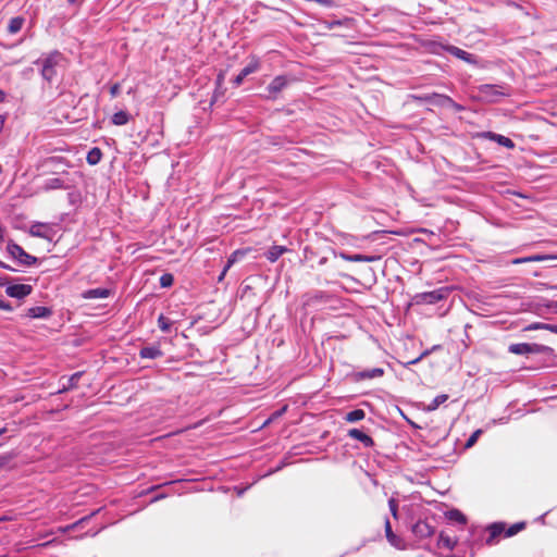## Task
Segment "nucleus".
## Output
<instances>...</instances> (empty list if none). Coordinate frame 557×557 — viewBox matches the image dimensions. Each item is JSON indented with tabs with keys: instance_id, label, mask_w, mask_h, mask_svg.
Instances as JSON below:
<instances>
[{
	"instance_id": "f257e3e1",
	"label": "nucleus",
	"mask_w": 557,
	"mask_h": 557,
	"mask_svg": "<svg viewBox=\"0 0 557 557\" xmlns=\"http://www.w3.org/2000/svg\"><path fill=\"white\" fill-rule=\"evenodd\" d=\"M8 253L17 260L22 265L30 267L36 263L37 258L27 253L20 245L9 242L7 245Z\"/></svg>"
},
{
	"instance_id": "393cba45",
	"label": "nucleus",
	"mask_w": 557,
	"mask_h": 557,
	"mask_svg": "<svg viewBox=\"0 0 557 557\" xmlns=\"http://www.w3.org/2000/svg\"><path fill=\"white\" fill-rule=\"evenodd\" d=\"M102 152L98 147L90 149L87 153L86 160L88 164L96 165L101 161Z\"/></svg>"
},
{
	"instance_id": "423d86ee",
	"label": "nucleus",
	"mask_w": 557,
	"mask_h": 557,
	"mask_svg": "<svg viewBox=\"0 0 557 557\" xmlns=\"http://www.w3.org/2000/svg\"><path fill=\"white\" fill-rule=\"evenodd\" d=\"M61 59V54L55 52L50 54L48 58H46L42 62V69H41V75L42 77L51 82L52 78L55 75V65L58 64L59 60Z\"/></svg>"
},
{
	"instance_id": "49530a36",
	"label": "nucleus",
	"mask_w": 557,
	"mask_h": 557,
	"mask_svg": "<svg viewBox=\"0 0 557 557\" xmlns=\"http://www.w3.org/2000/svg\"><path fill=\"white\" fill-rule=\"evenodd\" d=\"M222 81H223V74H220L218 77V85H221Z\"/></svg>"
},
{
	"instance_id": "2f4dec72",
	"label": "nucleus",
	"mask_w": 557,
	"mask_h": 557,
	"mask_svg": "<svg viewBox=\"0 0 557 557\" xmlns=\"http://www.w3.org/2000/svg\"><path fill=\"white\" fill-rule=\"evenodd\" d=\"M23 25V20L21 17H14L9 23V32L11 34H15L21 30Z\"/></svg>"
},
{
	"instance_id": "dca6fc26",
	"label": "nucleus",
	"mask_w": 557,
	"mask_h": 557,
	"mask_svg": "<svg viewBox=\"0 0 557 557\" xmlns=\"http://www.w3.org/2000/svg\"><path fill=\"white\" fill-rule=\"evenodd\" d=\"M339 257L349 262H374L379 259L376 256H367V255H348L346 252H341Z\"/></svg>"
},
{
	"instance_id": "3c124183",
	"label": "nucleus",
	"mask_w": 557,
	"mask_h": 557,
	"mask_svg": "<svg viewBox=\"0 0 557 557\" xmlns=\"http://www.w3.org/2000/svg\"><path fill=\"white\" fill-rule=\"evenodd\" d=\"M554 333L557 334V325L555 326Z\"/></svg>"
},
{
	"instance_id": "39448f33",
	"label": "nucleus",
	"mask_w": 557,
	"mask_h": 557,
	"mask_svg": "<svg viewBox=\"0 0 557 557\" xmlns=\"http://www.w3.org/2000/svg\"><path fill=\"white\" fill-rule=\"evenodd\" d=\"M5 294L9 297L23 299L32 294L33 287L28 284H11V280L9 278V284H5Z\"/></svg>"
},
{
	"instance_id": "1a4fd4ad",
	"label": "nucleus",
	"mask_w": 557,
	"mask_h": 557,
	"mask_svg": "<svg viewBox=\"0 0 557 557\" xmlns=\"http://www.w3.org/2000/svg\"><path fill=\"white\" fill-rule=\"evenodd\" d=\"M411 532L417 539L424 540L431 537L434 534L435 528L428 523L425 520H419L412 524Z\"/></svg>"
},
{
	"instance_id": "7c9ffc66",
	"label": "nucleus",
	"mask_w": 557,
	"mask_h": 557,
	"mask_svg": "<svg viewBox=\"0 0 557 557\" xmlns=\"http://www.w3.org/2000/svg\"><path fill=\"white\" fill-rule=\"evenodd\" d=\"M172 324L173 322L169 318L164 317L163 314L159 315L158 325L161 331L169 332L171 330Z\"/></svg>"
},
{
	"instance_id": "9b49d317",
	"label": "nucleus",
	"mask_w": 557,
	"mask_h": 557,
	"mask_svg": "<svg viewBox=\"0 0 557 557\" xmlns=\"http://www.w3.org/2000/svg\"><path fill=\"white\" fill-rule=\"evenodd\" d=\"M288 84V79L284 75H278L273 78V81L267 87L269 91V97H275L280 91H282Z\"/></svg>"
},
{
	"instance_id": "72a5a7b5",
	"label": "nucleus",
	"mask_w": 557,
	"mask_h": 557,
	"mask_svg": "<svg viewBox=\"0 0 557 557\" xmlns=\"http://www.w3.org/2000/svg\"><path fill=\"white\" fill-rule=\"evenodd\" d=\"M81 377V373L77 372V373H74L72 376H70L67 379V385H63L62 389L59 391V393H63L65 392L67 388H71V387H74L77 383V381L79 380Z\"/></svg>"
},
{
	"instance_id": "b1692460",
	"label": "nucleus",
	"mask_w": 557,
	"mask_h": 557,
	"mask_svg": "<svg viewBox=\"0 0 557 557\" xmlns=\"http://www.w3.org/2000/svg\"><path fill=\"white\" fill-rule=\"evenodd\" d=\"M64 181L60 177H51L45 181L44 189L45 190H52V189H61L65 188Z\"/></svg>"
},
{
	"instance_id": "4be33fe9",
	"label": "nucleus",
	"mask_w": 557,
	"mask_h": 557,
	"mask_svg": "<svg viewBox=\"0 0 557 557\" xmlns=\"http://www.w3.org/2000/svg\"><path fill=\"white\" fill-rule=\"evenodd\" d=\"M287 251L285 246H272L265 253L267 259L270 262H275L281 256H283Z\"/></svg>"
},
{
	"instance_id": "c03bdc74",
	"label": "nucleus",
	"mask_w": 557,
	"mask_h": 557,
	"mask_svg": "<svg viewBox=\"0 0 557 557\" xmlns=\"http://www.w3.org/2000/svg\"><path fill=\"white\" fill-rule=\"evenodd\" d=\"M5 99V92L0 89V102L4 101Z\"/></svg>"
},
{
	"instance_id": "bb28decb",
	"label": "nucleus",
	"mask_w": 557,
	"mask_h": 557,
	"mask_svg": "<svg viewBox=\"0 0 557 557\" xmlns=\"http://www.w3.org/2000/svg\"><path fill=\"white\" fill-rule=\"evenodd\" d=\"M111 121L114 125L121 126L128 123L129 116L125 111H119L112 115Z\"/></svg>"
},
{
	"instance_id": "79ce46f5",
	"label": "nucleus",
	"mask_w": 557,
	"mask_h": 557,
	"mask_svg": "<svg viewBox=\"0 0 557 557\" xmlns=\"http://www.w3.org/2000/svg\"><path fill=\"white\" fill-rule=\"evenodd\" d=\"M9 284V277L8 276H0V286Z\"/></svg>"
},
{
	"instance_id": "5701e85b",
	"label": "nucleus",
	"mask_w": 557,
	"mask_h": 557,
	"mask_svg": "<svg viewBox=\"0 0 557 557\" xmlns=\"http://www.w3.org/2000/svg\"><path fill=\"white\" fill-rule=\"evenodd\" d=\"M51 314V310L47 307H32L27 311V317L38 319V318H48Z\"/></svg>"
},
{
	"instance_id": "de8ad7c7",
	"label": "nucleus",
	"mask_w": 557,
	"mask_h": 557,
	"mask_svg": "<svg viewBox=\"0 0 557 557\" xmlns=\"http://www.w3.org/2000/svg\"><path fill=\"white\" fill-rule=\"evenodd\" d=\"M3 269H7V270H10V271H13V268H11L10 265L5 264L4 263V267H2Z\"/></svg>"
},
{
	"instance_id": "58836bf2",
	"label": "nucleus",
	"mask_w": 557,
	"mask_h": 557,
	"mask_svg": "<svg viewBox=\"0 0 557 557\" xmlns=\"http://www.w3.org/2000/svg\"><path fill=\"white\" fill-rule=\"evenodd\" d=\"M120 89H121V86L119 83L116 84H113L111 87H110V95L112 98H115L119 94H120Z\"/></svg>"
},
{
	"instance_id": "c85d7f7f",
	"label": "nucleus",
	"mask_w": 557,
	"mask_h": 557,
	"mask_svg": "<svg viewBox=\"0 0 557 557\" xmlns=\"http://www.w3.org/2000/svg\"><path fill=\"white\" fill-rule=\"evenodd\" d=\"M366 413L362 409H355V410H351L349 411L347 414H346V421L348 422H357V421H360L364 418Z\"/></svg>"
},
{
	"instance_id": "4468645a",
	"label": "nucleus",
	"mask_w": 557,
	"mask_h": 557,
	"mask_svg": "<svg viewBox=\"0 0 557 557\" xmlns=\"http://www.w3.org/2000/svg\"><path fill=\"white\" fill-rule=\"evenodd\" d=\"M487 531H488L490 535L486 539V544L493 545L495 543L496 537L499 536L505 531V523H503V522L492 523L487 527Z\"/></svg>"
},
{
	"instance_id": "a878e982",
	"label": "nucleus",
	"mask_w": 557,
	"mask_h": 557,
	"mask_svg": "<svg viewBox=\"0 0 557 557\" xmlns=\"http://www.w3.org/2000/svg\"><path fill=\"white\" fill-rule=\"evenodd\" d=\"M446 517L450 521H455L460 524H466L467 518L466 516L459 511L458 509H451L446 513Z\"/></svg>"
},
{
	"instance_id": "864d4df0",
	"label": "nucleus",
	"mask_w": 557,
	"mask_h": 557,
	"mask_svg": "<svg viewBox=\"0 0 557 557\" xmlns=\"http://www.w3.org/2000/svg\"><path fill=\"white\" fill-rule=\"evenodd\" d=\"M69 2H74L75 0H67Z\"/></svg>"
},
{
	"instance_id": "473e14b6",
	"label": "nucleus",
	"mask_w": 557,
	"mask_h": 557,
	"mask_svg": "<svg viewBox=\"0 0 557 557\" xmlns=\"http://www.w3.org/2000/svg\"><path fill=\"white\" fill-rule=\"evenodd\" d=\"M525 527V523L524 522H517L515 524H512L511 527H509L507 530H506V533L505 535L507 537H510V536H513L516 535L518 532H520L521 530H523Z\"/></svg>"
},
{
	"instance_id": "09e8293b",
	"label": "nucleus",
	"mask_w": 557,
	"mask_h": 557,
	"mask_svg": "<svg viewBox=\"0 0 557 557\" xmlns=\"http://www.w3.org/2000/svg\"><path fill=\"white\" fill-rule=\"evenodd\" d=\"M5 432H7V428H1L0 429V435H3Z\"/></svg>"
},
{
	"instance_id": "5fc2aeb1",
	"label": "nucleus",
	"mask_w": 557,
	"mask_h": 557,
	"mask_svg": "<svg viewBox=\"0 0 557 557\" xmlns=\"http://www.w3.org/2000/svg\"><path fill=\"white\" fill-rule=\"evenodd\" d=\"M555 308H556V312H557V302H556V305H555Z\"/></svg>"
},
{
	"instance_id": "ddd939ff",
	"label": "nucleus",
	"mask_w": 557,
	"mask_h": 557,
	"mask_svg": "<svg viewBox=\"0 0 557 557\" xmlns=\"http://www.w3.org/2000/svg\"><path fill=\"white\" fill-rule=\"evenodd\" d=\"M432 103L438 104L442 107H453L457 110H461V107L457 104L450 97L440 94H433L429 97Z\"/></svg>"
},
{
	"instance_id": "37998d69",
	"label": "nucleus",
	"mask_w": 557,
	"mask_h": 557,
	"mask_svg": "<svg viewBox=\"0 0 557 557\" xmlns=\"http://www.w3.org/2000/svg\"><path fill=\"white\" fill-rule=\"evenodd\" d=\"M227 271H228V269H226V267H224V269H223L222 273H221V274H220V276H219V281H222V280L224 278V276H225V274H226V272H227Z\"/></svg>"
},
{
	"instance_id": "6ab92c4d",
	"label": "nucleus",
	"mask_w": 557,
	"mask_h": 557,
	"mask_svg": "<svg viewBox=\"0 0 557 557\" xmlns=\"http://www.w3.org/2000/svg\"><path fill=\"white\" fill-rule=\"evenodd\" d=\"M348 435L351 438L361 442L367 447L371 446L373 444V440L371 438V436H369L368 434H366L364 432H362L359 429L349 430Z\"/></svg>"
},
{
	"instance_id": "4c0bfd02",
	"label": "nucleus",
	"mask_w": 557,
	"mask_h": 557,
	"mask_svg": "<svg viewBox=\"0 0 557 557\" xmlns=\"http://www.w3.org/2000/svg\"><path fill=\"white\" fill-rule=\"evenodd\" d=\"M428 355H429V351H428V350L423 351V352H422L419 357H417L416 359H413V360H410V361L406 362V363H405V367H409V366H411V364H416V363L420 362V361H421L425 356H428Z\"/></svg>"
},
{
	"instance_id": "f704fd0d",
	"label": "nucleus",
	"mask_w": 557,
	"mask_h": 557,
	"mask_svg": "<svg viewBox=\"0 0 557 557\" xmlns=\"http://www.w3.org/2000/svg\"><path fill=\"white\" fill-rule=\"evenodd\" d=\"M481 433H482V430L474 431L470 435V437L467 440L466 445H465L466 448L472 447L476 443V441H478L479 436L481 435Z\"/></svg>"
},
{
	"instance_id": "0eeeda50",
	"label": "nucleus",
	"mask_w": 557,
	"mask_h": 557,
	"mask_svg": "<svg viewBox=\"0 0 557 557\" xmlns=\"http://www.w3.org/2000/svg\"><path fill=\"white\" fill-rule=\"evenodd\" d=\"M28 233L33 237H39L47 240H52L54 236L53 228L47 224L41 222H36L30 225Z\"/></svg>"
},
{
	"instance_id": "e433bc0d",
	"label": "nucleus",
	"mask_w": 557,
	"mask_h": 557,
	"mask_svg": "<svg viewBox=\"0 0 557 557\" xmlns=\"http://www.w3.org/2000/svg\"><path fill=\"white\" fill-rule=\"evenodd\" d=\"M173 284V276L172 274H163L161 277H160V285L162 287H170L171 285Z\"/></svg>"
},
{
	"instance_id": "c9c22d12",
	"label": "nucleus",
	"mask_w": 557,
	"mask_h": 557,
	"mask_svg": "<svg viewBox=\"0 0 557 557\" xmlns=\"http://www.w3.org/2000/svg\"><path fill=\"white\" fill-rule=\"evenodd\" d=\"M388 507H389V511H391L392 516L395 519H397L398 518V503L394 497L389 498Z\"/></svg>"
},
{
	"instance_id": "c756f323",
	"label": "nucleus",
	"mask_w": 557,
	"mask_h": 557,
	"mask_svg": "<svg viewBox=\"0 0 557 557\" xmlns=\"http://www.w3.org/2000/svg\"><path fill=\"white\" fill-rule=\"evenodd\" d=\"M448 399V395L441 394L437 395L429 405L428 410H436L442 404H444Z\"/></svg>"
},
{
	"instance_id": "8fccbe9b",
	"label": "nucleus",
	"mask_w": 557,
	"mask_h": 557,
	"mask_svg": "<svg viewBox=\"0 0 557 557\" xmlns=\"http://www.w3.org/2000/svg\"><path fill=\"white\" fill-rule=\"evenodd\" d=\"M243 493H244V490H239V491H238V495H239V496H240V495H243Z\"/></svg>"
},
{
	"instance_id": "412c9836",
	"label": "nucleus",
	"mask_w": 557,
	"mask_h": 557,
	"mask_svg": "<svg viewBox=\"0 0 557 557\" xmlns=\"http://www.w3.org/2000/svg\"><path fill=\"white\" fill-rule=\"evenodd\" d=\"M139 356L146 359H156L162 356V351L159 346H147L140 349Z\"/></svg>"
},
{
	"instance_id": "603ef678",
	"label": "nucleus",
	"mask_w": 557,
	"mask_h": 557,
	"mask_svg": "<svg viewBox=\"0 0 557 557\" xmlns=\"http://www.w3.org/2000/svg\"><path fill=\"white\" fill-rule=\"evenodd\" d=\"M0 267H4V263L2 261H0Z\"/></svg>"
},
{
	"instance_id": "f8f14e48",
	"label": "nucleus",
	"mask_w": 557,
	"mask_h": 557,
	"mask_svg": "<svg viewBox=\"0 0 557 557\" xmlns=\"http://www.w3.org/2000/svg\"><path fill=\"white\" fill-rule=\"evenodd\" d=\"M383 374H384V369L372 368V369H368V370L358 371L354 375L357 381H363V380H372V379L381 377V376H383Z\"/></svg>"
},
{
	"instance_id": "7ed1b4c3",
	"label": "nucleus",
	"mask_w": 557,
	"mask_h": 557,
	"mask_svg": "<svg viewBox=\"0 0 557 557\" xmlns=\"http://www.w3.org/2000/svg\"><path fill=\"white\" fill-rule=\"evenodd\" d=\"M448 287H441L431 292L418 294L416 296L417 302H423L429 305L437 304L438 301L446 299L449 295Z\"/></svg>"
},
{
	"instance_id": "20e7f679",
	"label": "nucleus",
	"mask_w": 557,
	"mask_h": 557,
	"mask_svg": "<svg viewBox=\"0 0 557 557\" xmlns=\"http://www.w3.org/2000/svg\"><path fill=\"white\" fill-rule=\"evenodd\" d=\"M480 97L490 102H496L500 97L507 96L508 94L498 85H482L479 88Z\"/></svg>"
},
{
	"instance_id": "a211bd4d",
	"label": "nucleus",
	"mask_w": 557,
	"mask_h": 557,
	"mask_svg": "<svg viewBox=\"0 0 557 557\" xmlns=\"http://www.w3.org/2000/svg\"><path fill=\"white\" fill-rule=\"evenodd\" d=\"M484 136L486 138H490L493 141H496L498 145H500L503 147H506L508 149H512L515 147L513 141L510 138H508V137H506L504 135L492 133V132H487V133H485Z\"/></svg>"
},
{
	"instance_id": "ea45409f",
	"label": "nucleus",
	"mask_w": 557,
	"mask_h": 557,
	"mask_svg": "<svg viewBox=\"0 0 557 557\" xmlns=\"http://www.w3.org/2000/svg\"><path fill=\"white\" fill-rule=\"evenodd\" d=\"M238 255H239V251H235L231 255V257L228 258V260L225 264L226 269H230L233 265V263L236 261V258Z\"/></svg>"
},
{
	"instance_id": "2eb2a0df",
	"label": "nucleus",
	"mask_w": 557,
	"mask_h": 557,
	"mask_svg": "<svg viewBox=\"0 0 557 557\" xmlns=\"http://www.w3.org/2000/svg\"><path fill=\"white\" fill-rule=\"evenodd\" d=\"M112 292L109 288L98 287L85 290L83 293V298L85 299H97V298H108L111 296Z\"/></svg>"
},
{
	"instance_id": "a18cd8bd",
	"label": "nucleus",
	"mask_w": 557,
	"mask_h": 557,
	"mask_svg": "<svg viewBox=\"0 0 557 557\" xmlns=\"http://www.w3.org/2000/svg\"><path fill=\"white\" fill-rule=\"evenodd\" d=\"M4 238V232L3 228L0 226V242H2Z\"/></svg>"
},
{
	"instance_id": "f03ea898",
	"label": "nucleus",
	"mask_w": 557,
	"mask_h": 557,
	"mask_svg": "<svg viewBox=\"0 0 557 557\" xmlns=\"http://www.w3.org/2000/svg\"><path fill=\"white\" fill-rule=\"evenodd\" d=\"M509 352L515 355H530V354H544L548 351H553V349L548 346L539 345V344H528V343H518L511 344L508 347Z\"/></svg>"
},
{
	"instance_id": "6e6552de",
	"label": "nucleus",
	"mask_w": 557,
	"mask_h": 557,
	"mask_svg": "<svg viewBox=\"0 0 557 557\" xmlns=\"http://www.w3.org/2000/svg\"><path fill=\"white\" fill-rule=\"evenodd\" d=\"M260 67V60L256 55L250 57L249 63L239 72V74L234 78L233 84L238 87L243 84L244 79L257 72Z\"/></svg>"
},
{
	"instance_id": "f3484780",
	"label": "nucleus",
	"mask_w": 557,
	"mask_h": 557,
	"mask_svg": "<svg viewBox=\"0 0 557 557\" xmlns=\"http://www.w3.org/2000/svg\"><path fill=\"white\" fill-rule=\"evenodd\" d=\"M446 50L455 55L456 58L460 59V60H463L466 61L467 63H475V58L473 54L458 48V47H455V46H448L446 48Z\"/></svg>"
},
{
	"instance_id": "aec40b11",
	"label": "nucleus",
	"mask_w": 557,
	"mask_h": 557,
	"mask_svg": "<svg viewBox=\"0 0 557 557\" xmlns=\"http://www.w3.org/2000/svg\"><path fill=\"white\" fill-rule=\"evenodd\" d=\"M552 259H556V257L548 256V255H534V256L524 257V258H517V259L512 260V263L521 264V263H525V262H540V261H546V260H552Z\"/></svg>"
},
{
	"instance_id": "cd10ccee",
	"label": "nucleus",
	"mask_w": 557,
	"mask_h": 557,
	"mask_svg": "<svg viewBox=\"0 0 557 557\" xmlns=\"http://www.w3.org/2000/svg\"><path fill=\"white\" fill-rule=\"evenodd\" d=\"M555 326H556L555 324L534 322V323L529 324L525 327V330L527 331L546 330V331L554 333Z\"/></svg>"
},
{
	"instance_id": "9d476101",
	"label": "nucleus",
	"mask_w": 557,
	"mask_h": 557,
	"mask_svg": "<svg viewBox=\"0 0 557 557\" xmlns=\"http://www.w3.org/2000/svg\"><path fill=\"white\" fill-rule=\"evenodd\" d=\"M384 529H385L386 539L392 546H394L395 548L400 549V550H404L407 548L405 540L403 537L396 535L393 532L392 525H391V522L388 519L385 520Z\"/></svg>"
},
{
	"instance_id": "a19ab883",
	"label": "nucleus",
	"mask_w": 557,
	"mask_h": 557,
	"mask_svg": "<svg viewBox=\"0 0 557 557\" xmlns=\"http://www.w3.org/2000/svg\"><path fill=\"white\" fill-rule=\"evenodd\" d=\"M0 309L5 311H12L13 307L9 302L0 300Z\"/></svg>"
}]
</instances>
